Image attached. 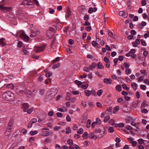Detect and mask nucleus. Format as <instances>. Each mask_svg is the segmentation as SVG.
<instances>
[{
  "mask_svg": "<svg viewBox=\"0 0 149 149\" xmlns=\"http://www.w3.org/2000/svg\"><path fill=\"white\" fill-rule=\"evenodd\" d=\"M3 98L6 100H13L14 94L10 91H8L4 93L2 95Z\"/></svg>",
  "mask_w": 149,
  "mask_h": 149,
  "instance_id": "1",
  "label": "nucleus"
},
{
  "mask_svg": "<svg viewBox=\"0 0 149 149\" xmlns=\"http://www.w3.org/2000/svg\"><path fill=\"white\" fill-rule=\"evenodd\" d=\"M55 29L53 27L49 28L46 32V36L48 39L53 38L54 36Z\"/></svg>",
  "mask_w": 149,
  "mask_h": 149,
  "instance_id": "2",
  "label": "nucleus"
},
{
  "mask_svg": "<svg viewBox=\"0 0 149 149\" xmlns=\"http://www.w3.org/2000/svg\"><path fill=\"white\" fill-rule=\"evenodd\" d=\"M46 46L45 44H43L41 46H35V48L34 49V51L36 53H38L42 52L44 50Z\"/></svg>",
  "mask_w": 149,
  "mask_h": 149,
  "instance_id": "3",
  "label": "nucleus"
},
{
  "mask_svg": "<svg viewBox=\"0 0 149 149\" xmlns=\"http://www.w3.org/2000/svg\"><path fill=\"white\" fill-rule=\"evenodd\" d=\"M20 37L23 39L26 42H28L29 40V37L26 35L23 31H21L20 32Z\"/></svg>",
  "mask_w": 149,
  "mask_h": 149,
  "instance_id": "4",
  "label": "nucleus"
},
{
  "mask_svg": "<svg viewBox=\"0 0 149 149\" xmlns=\"http://www.w3.org/2000/svg\"><path fill=\"white\" fill-rule=\"evenodd\" d=\"M0 9L5 12H11L13 10V8L11 7H6L3 6H0Z\"/></svg>",
  "mask_w": 149,
  "mask_h": 149,
  "instance_id": "5",
  "label": "nucleus"
},
{
  "mask_svg": "<svg viewBox=\"0 0 149 149\" xmlns=\"http://www.w3.org/2000/svg\"><path fill=\"white\" fill-rule=\"evenodd\" d=\"M21 4L26 6L32 5H33V3L31 0H24L21 3Z\"/></svg>",
  "mask_w": 149,
  "mask_h": 149,
  "instance_id": "6",
  "label": "nucleus"
},
{
  "mask_svg": "<svg viewBox=\"0 0 149 149\" xmlns=\"http://www.w3.org/2000/svg\"><path fill=\"white\" fill-rule=\"evenodd\" d=\"M22 108L24 111L26 112L29 109V105L28 103H24L22 104Z\"/></svg>",
  "mask_w": 149,
  "mask_h": 149,
  "instance_id": "7",
  "label": "nucleus"
},
{
  "mask_svg": "<svg viewBox=\"0 0 149 149\" xmlns=\"http://www.w3.org/2000/svg\"><path fill=\"white\" fill-rule=\"evenodd\" d=\"M104 82L107 84H111L112 83V81L111 78H105L104 79Z\"/></svg>",
  "mask_w": 149,
  "mask_h": 149,
  "instance_id": "8",
  "label": "nucleus"
},
{
  "mask_svg": "<svg viewBox=\"0 0 149 149\" xmlns=\"http://www.w3.org/2000/svg\"><path fill=\"white\" fill-rule=\"evenodd\" d=\"M146 23L145 22L142 21L141 23V24H139L138 25V27L140 29H142L143 26L146 25Z\"/></svg>",
  "mask_w": 149,
  "mask_h": 149,
  "instance_id": "9",
  "label": "nucleus"
},
{
  "mask_svg": "<svg viewBox=\"0 0 149 149\" xmlns=\"http://www.w3.org/2000/svg\"><path fill=\"white\" fill-rule=\"evenodd\" d=\"M119 15L124 18H126L127 16V14L125 12L121 11L119 12Z\"/></svg>",
  "mask_w": 149,
  "mask_h": 149,
  "instance_id": "10",
  "label": "nucleus"
},
{
  "mask_svg": "<svg viewBox=\"0 0 149 149\" xmlns=\"http://www.w3.org/2000/svg\"><path fill=\"white\" fill-rule=\"evenodd\" d=\"M97 66L98 68L101 69H103L104 68V65L100 62H99L97 64Z\"/></svg>",
  "mask_w": 149,
  "mask_h": 149,
  "instance_id": "11",
  "label": "nucleus"
},
{
  "mask_svg": "<svg viewBox=\"0 0 149 149\" xmlns=\"http://www.w3.org/2000/svg\"><path fill=\"white\" fill-rule=\"evenodd\" d=\"M97 8L96 7L93 8L90 7L89 8L88 10V13H92L93 12H96L97 10Z\"/></svg>",
  "mask_w": 149,
  "mask_h": 149,
  "instance_id": "12",
  "label": "nucleus"
},
{
  "mask_svg": "<svg viewBox=\"0 0 149 149\" xmlns=\"http://www.w3.org/2000/svg\"><path fill=\"white\" fill-rule=\"evenodd\" d=\"M137 84L135 83H131L132 87L135 91L137 89Z\"/></svg>",
  "mask_w": 149,
  "mask_h": 149,
  "instance_id": "13",
  "label": "nucleus"
},
{
  "mask_svg": "<svg viewBox=\"0 0 149 149\" xmlns=\"http://www.w3.org/2000/svg\"><path fill=\"white\" fill-rule=\"evenodd\" d=\"M26 93L29 95H32V96H34V95L33 94H35L36 93V91H33V93H31V92L30 91V90H27L26 91Z\"/></svg>",
  "mask_w": 149,
  "mask_h": 149,
  "instance_id": "14",
  "label": "nucleus"
},
{
  "mask_svg": "<svg viewBox=\"0 0 149 149\" xmlns=\"http://www.w3.org/2000/svg\"><path fill=\"white\" fill-rule=\"evenodd\" d=\"M91 91L89 90H86L84 91L86 96L88 97L89 96L91 95Z\"/></svg>",
  "mask_w": 149,
  "mask_h": 149,
  "instance_id": "15",
  "label": "nucleus"
},
{
  "mask_svg": "<svg viewBox=\"0 0 149 149\" xmlns=\"http://www.w3.org/2000/svg\"><path fill=\"white\" fill-rule=\"evenodd\" d=\"M5 40L4 38L0 39V45L4 46L5 45Z\"/></svg>",
  "mask_w": 149,
  "mask_h": 149,
  "instance_id": "16",
  "label": "nucleus"
},
{
  "mask_svg": "<svg viewBox=\"0 0 149 149\" xmlns=\"http://www.w3.org/2000/svg\"><path fill=\"white\" fill-rule=\"evenodd\" d=\"M119 107L118 106H116L113 109V113H116L119 111Z\"/></svg>",
  "mask_w": 149,
  "mask_h": 149,
  "instance_id": "17",
  "label": "nucleus"
},
{
  "mask_svg": "<svg viewBox=\"0 0 149 149\" xmlns=\"http://www.w3.org/2000/svg\"><path fill=\"white\" fill-rule=\"evenodd\" d=\"M140 35H138L137 36V38L136 39L135 42L137 45L139 44L140 43Z\"/></svg>",
  "mask_w": 149,
  "mask_h": 149,
  "instance_id": "18",
  "label": "nucleus"
},
{
  "mask_svg": "<svg viewBox=\"0 0 149 149\" xmlns=\"http://www.w3.org/2000/svg\"><path fill=\"white\" fill-rule=\"evenodd\" d=\"M66 131L65 132L66 134H68L70 133L71 131V129L70 127L67 126L66 128Z\"/></svg>",
  "mask_w": 149,
  "mask_h": 149,
  "instance_id": "19",
  "label": "nucleus"
},
{
  "mask_svg": "<svg viewBox=\"0 0 149 149\" xmlns=\"http://www.w3.org/2000/svg\"><path fill=\"white\" fill-rule=\"evenodd\" d=\"M112 110V108L111 107H110L109 109L106 110V112L109 114H111Z\"/></svg>",
  "mask_w": 149,
  "mask_h": 149,
  "instance_id": "20",
  "label": "nucleus"
},
{
  "mask_svg": "<svg viewBox=\"0 0 149 149\" xmlns=\"http://www.w3.org/2000/svg\"><path fill=\"white\" fill-rule=\"evenodd\" d=\"M13 123V120L12 119H10L8 123V126L12 127Z\"/></svg>",
  "mask_w": 149,
  "mask_h": 149,
  "instance_id": "21",
  "label": "nucleus"
},
{
  "mask_svg": "<svg viewBox=\"0 0 149 149\" xmlns=\"http://www.w3.org/2000/svg\"><path fill=\"white\" fill-rule=\"evenodd\" d=\"M103 92V90L102 89H100L98 90L97 92V94L98 96H100L102 93Z\"/></svg>",
  "mask_w": 149,
  "mask_h": 149,
  "instance_id": "22",
  "label": "nucleus"
},
{
  "mask_svg": "<svg viewBox=\"0 0 149 149\" xmlns=\"http://www.w3.org/2000/svg\"><path fill=\"white\" fill-rule=\"evenodd\" d=\"M75 83L78 86H80L82 85V82L76 80L74 81Z\"/></svg>",
  "mask_w": 149,
  "mask_h": 149,
  "instance_id": "23",
  "label": "nucleus"
},
{
  "mask_svg": "<svg viewBox=\"0 0 149 149\" xmlns=\"http://www.w3.org/2000/svg\"><path fill=\"white\" fill-rule=\"evenodd\" d=\"M6 87L7 88H10V89H12L13 88V85L12 84H8L7 85Z\"/></svg>",
  "mask_w": 149,
  "mask_h": 149,
  "instance_id": "24",
  "label": "nucleus"
},
{
  "mask_svg": "<svg viewBox=\"0 0 149 149\" xmlns=\"http://www.w3.org/2000/svg\"><path fill=\"white\" fill-rule=\"evenodd\" d=\"M38 133V132L37 131H31L30 132V134L31 135H34L37 134Z\"/></svg>",
  "mask_w": 149,
  "mask_h": 149,
  "instance_id": "25",
  "label": "nucleus"
},
{
  "mask_svg": "<svg viewBox=\"0 0 149 149\" xmlns=\"http://www.w3.org/2000/svg\"><path fill=\"white\" fill-rule=\"evenodd\" d=\"M146 102L145 101H143V102L142 103L141 106V109H143V108H145L146 107Z\"/></svg>",
  "mask_w": 149,
  "mask_h": 149,
  "instance_id": "26",
  "label": "nucleus"
},
{
  "mask_svg": "<svg viewBox=\"0 0 149 149\" xmlns=\"http://www.w3.org/2000/svg\"><path fill=\"white\" fill-rule=\"evenodd\" d=\"M110 116H106L104 118V122H107L110 119Z\"/></svg>",
  "mask_w": 149,
  "mask_h": 149,
  "instance_id": "27",
  "label": "nucleus"
},
{
  "mask_svg": "<svg viewBox=\"0 0 149 149\" xmlns=\"http://www.w3.org/2000/svg\"><path fill=\"white\" fill-rule=\"evenodd\" d=\"M88 134L87 132H84V134L83 135V137L85 139H86L87 137L88 136Z\"/></svg>",
  "mask_w": 149,
  "mask_h": 149,
  "instance_id": "28",
  "label": "nucleus"
},
{
  "mask_svg": "<svg viewBox=\"0 0 149 149\" xmlns=\"http://www.w3.org/2000/svg\"><path fill=\"white\" fill-rule=\"evenodd\" d=\"M114 128L112 127H110L108 128V131L109 132H114Z\"/></svg>",
  "mask_w": 149,
  "mask_h": 149,
  "instance_id": "29",
  "label": "nucleus"
},
{
  "mask_svg": "<svg viewBox=\"0 0 149 149\" xmlns=\"http://www.w3.org/2000/svg\"><path fill=\"white\" fill-rule=\"evenodd\" d=\"M125 73L127 74H130L131 73V71L130 68L126 69Z\"/></svg>",
  "mask_w": 149,
  "mask_h": 149,
  "instance_id": "30",
  "label": "nucleus"
},
{
  "mask_svg": "<svg viewBox=\"0 0 149 149\" xmlns=\"http://www.w3.org/2000/svg\"><path fill=\"white\" fill-rule=\"evenodd\" d=\"M67 142L68 143L70 146L73 145V141L72 140L70 139L68 140L67 141Z\"/></svg>",
  "mask_w": 149,
  "mask_h": 149,
  "instance_id": "31",
  "label": "nucleus"
},
{
  "mask_svg": "<svg viewBox=\"0 0 149 149\" xmlns=\"http://www.w3.org/2000/svg\"><path fill=\"white\" fill-rule=\"evenodd\" d=\"M52 75V73L51 72L49 71L47 72L46 74V76L47 77H49Z\"/></svg>",
  "mask_w": 149,
  "mask_h": 149,
  "instance_id": "32",
  "label": "nucleus"
},
{
  "mask_svg": "<svg viewBox=\"0 0 149 149\" xmlns=\"http://www.w3.org/2000/svg\"><path fill=\"white\" fill-rule=\"evenodd\" d=\"M121 87L119 85H117L116 87V89L118 91H121Z\"/></svg>",
  "mask_w": 149,
  "mask_h": 149,
  "instance_id": "33",
  "label": "nucleus"
},
{
  "mask_svg": "<svg viewBox=\"0 0 149 149\" xmlns=\"http://www.w3.org/2000/svg\"><path fill=\"white\" fill-rule=\"evenodd\" d=\"M84 132L83 130L81 128H80L77 131V132L79 134H82Z\"/></svg>",
  "mask_w": 149,
  "mask_h": 149,
  "instance_id": "34",
  "label": "nucleus"
},
{
  "mask_svg": "<svg viewBox=\"0 0 149 149\" xmlns=\"http://www.w3.org/2000/svg\"><path fill=\"white\" fill-rule=\"evenodd\" d=\"M143 77L141 76L139 77L138 79H137L138 82L142 81L143 80Z\"/></svg>",
  "mask_w": 149,
  "mask_h": 149,
  "instance_id": "35",
  "label": "nucleus"
},
{
  "mask_svg": "<svg viewBox=\"0 0 149 149\" xmlns=\"http://www.w3.org/2000/svg\"><path fill=\"white\" fill-rule=\"evenodd\" d=\"M124 65L126 69H129L130 67L129 64L127 63H124Z\"/></svg>",
  "mask_w": 149,
  "mask_h": 149,
  "instance_id": "36",
  "label": "nucleus"
},
{
  "mask_svg": "<svg viewBox=\"0 0 149 149\" xmlns=\"http://www.w3.org/2000/svg\"><path fill=\"white\" fill-rule=\"evenodd\" d=\"M60 66V64L59 63H58L57 64H56V65H53L52 66V68L53 69H55V68H57Z\"/></svg>",
  "mask_w": 149,
  "mask_h": 149,
  "instance_id": "37",
  "label": "nucleus"
},
{
  "mask_svg": "<svg viewBox=\"0 0 149 149\" xmlns=\"http://www.w3.org/2000/svg\"><path fill=\"white\" fill-rule=\"evenodd\" d=\"M104 61L106 63H108L110 62L109 59L107 56L104 57Z\"/></svg>",
  "mask_w": 149,
  "mask_h": 149,
  "instance_id": "38",
  "label": "nucleus"
},
{
  "mask_svg": "<svg viewBox=\"0 0 149 149\" xmlns=\"http://www.w3.org/2000/svg\"><path fill=\"white\" fill-rule=\"evenodd\" d=\"M89 19V16L88 15H84V20L87 21Z\"/></svg>",
  "mask_w": 149,
  "mask_h": 149,
  "instance_id": "39",
  "label": "nucleus"
},
{
  "mask_svg": "<svg viewBox=\"0 0 149 149\" xmlns=\"http://www.w3.org/2000/svg\"><path fill=\"white\" fill-rule=\"evenodd\" d=\"M32 124L35 123L37 121V120L36 118H34L32 119L30 121Z\"/></svg>",
  "mask_w": 149,
  "mask_h": 149,
  "instance_id": "40",
  "label": "nucleus"
},
{
  "mask_svg": "<svg viewBox=\"0 0 149 149\" xmlns=\"http://www.w3.org/2000/svg\"><path fill=\"white\" fill-rule=\"evenodd\" d=\"M141 112L142 113H147L148 112V110L147 109H141Z\"/></svg>",
  "mask_w": 149,
  "mask_h": 149,
  "instance_id": "41",
  "label": "nucleus"
},
{
  "mask_svg": "<svg viewBox=\"0 0 149 149\" xmlns=\"http://www.w3.org/2000/svg\"><path fill=\"white\" fill-rule=\"evenodd\" d=\"M49 12L50 14H53L55 12V11L54 9H52L51 8H49Z\"/></svg>",
  "mask_w": 149,
  "mask_h": 149,
  "instance_id": "42",
  "label": "nucleus"
},
{
  "mask_svg": "<svg viewBox=\"0 0 149 149\" xmlns=\"http://www.w3.org/2000/svg\"><path fill=\"white\" fill-rule=\"evenodd\" d=\"M139 143L142 144L144 143V140L142 139H140L138 140Z\"/></svg>",
  "mask_w": 149,
  "mask_h": 149,
  "instance_id": "43",
  "label": "nucleus"
},
{
  "mask_svg": "<svg viewBox=\"0 0 149 149\" xmlns=\"http://www.w3.org/2000/svg\"><path fill=\"white\" fill-rule=\"evenodd\" d=\"M12 128V127L8 126V127L7 128L6 131L9 132H10L11 131Z\"/></svg>",
  "mask_w": 149,
  "mask_h": 149,
  "instance_id": "44",
  "label": "nucleus"
},
{
  "mask_svg": "<svg viewBox=\"0 0 149 149\" xmlns=\"http://www.w3.org/2000/svg\"><path fill=\"white\" fill-rule=\"evenodd\" d=\"M122 87L124 89L126 90H128L130 89V87H127L125 84H123L122 85Z\"/></svg>",
  "mask_w": 149,
  "mask_h": 149,
  "instance_id": "45",
  "label": "nucleus"
},
{
  "mask_svg": "<svg viewBox=\"0 0 149 149\" xmlns=\"http://www.w3.org/2000/svg\"><path fill=\"white\" fill-rule=\"evenodd\" d=\"M84 70L86 72H89L90 70L88 67H85L84 68Z\"/></svg>",
  "mask_w": 149,
  "mask_h": 149,
  "instance_id": "46",
  "label": "nucleus"
},
{
  "mask_svg": "<svg viewBox=\"0 0 149 149\" xmlns=\"http://www.w3.org/2000/svg\"><path fill=\"white\" fill-rule=\"evenodd\" d=\"M140 88L141 89L144 90L146 89V85L141 84L140 86Z\"/></svg>",
  "mask_w": 149,
  "mask_h": 149,
  "instance_id": "47",
  "label": "nucleus"
},
{
  "mask_svg": "<svg viewBox=\"0 0 149 149\" xmlns=\"http://www.w3.org/2000/svg\"><path fill=\"white\" fill-rule=\"evenodd\" d=\"M148 37H149V31L147 32L144 35V37L145 39L147 38Z\"/></svg>",
  "mask_w": 149,
  "mask_h": 149,
  "instance_id": "48",
  "label": "nucleus"
},
{
  "mask_svg": "<svg viewBox=\"0 0 149 149\" xmlns=\"http://www.w3.org/2000/svg\"><path fill=\"white\" fill-rule=\"evenodd\" d=\"M96 122L97 124L99 125L101 123V121L99 118H97L96 119Z\"/></svg>",
  "mask_w": 149,
  "mask_h": 149,
  "instance_id": "49",
  "label": "nucleus"
},
{
  "mask_svg": "<svg viewBox=\"0 0 149 149\" xmlns=\"http://www.w3.org/2000/svg\"><path fill=\"white\" fill-rule=\"evenodd\" d=\"M147 4L146 0H143L141 1V5L142 6H145Z\"/></svg>",
  "mask_w": 149,
  "mask_h": 149,
  "instance_id": "50",
  "label": "nucleus"
},
{
  "mask_svg": "<svg viewBox=\"0 0 149 149\" xmlns=\"http://www.w3.org/2000/svg\"><path fill=\"white\" fill-rule=\"evenodd\" d=\"M56 115L58 117L61 118L62 117L63 115L60 112H58L56 113Z\"/></svg>",
  "mask_w": 149,
  "mask_h": 149,
  "instance_id": "51",
  "label": "nucleus"
},
{
  "mask_svg": "<svg viewBox=\"0 0 149 149\" xmlns=\"http://www.w3.org/2000/svg\"><path fill=\"white\" fill-rule=\"evenodd\" d=\"M78 128V127L75 124H73V127L72 129L73 130H77Z\"/></svg>",
  "mask_w": 149,
  "mask_h": 149,
  "instance_id": "52",
  "label": "nucleus"
},
{
  "mask_svg": "<svg viewBox=\"0 0 149 149\" xmlns=\"http://www.w3.org/2000/svg\"><path fill=\"white\" fill-rule=\"evenodd\" d=\"M92 44L94 47H95L97 45H98L97 42L95 41H93L92 42Z\"/></svg>",
  "mask_w": 149,
  "mask_h": 149,
  "instance_id": "53",
  "label": "nucleus"
},
{
  "mask_svg": "<svg viewBox=\"0 0 149 149\" xmlns=\"http://www.w3.org/2000/svg\"><path fill=\"white\" fill-rule=\"evenodd\" d=\"M130 54H135L136 52V50L134 49H131L129 52Z\"/></svg>",
  "mask_w": 149,
  "mask_h": 149,
  "instance_id": "54",
  "label": "nucleus"
},
{
  "mask_svg": "<svg viewBox=\"0 0 149 149\" xmlns=\"http://www.w3.org/2000/svg\"><path fill=\"white\" fill-rule=\"evenodd\" d=\"M125 79L126 80V81L127 82L129 83H130L131 82V81L128 77H125Z\"/></svg>",
  "mask_w": 149,
  "mask_h": 149,
  "instance_id": "55",
  "label": "nucleus"
},
{
  "mask_svg": "<svg viewBox=\"0 0 149 149\" xmlns=\"http://www.w3.org/2000/svg\"><path fill=\"white\" fill-rule=\"evenodd\" d=\"M130 124L136 127L137 129H139L138 127L136 125V123H134V122H131L130 123Z\"/></svg>",
  "mask_w": 149,
  "mask_h": 149,
  "instance_id": "56",
  "label": "nucleus"
},
{
  "mask_svg": "<svg viewBox=\"0 0 149 149\" xmlns=\"http://www.w3.org/2000/svg\"><path fill=\"white\" fill-rule=\"evenodd\" d=\"M67 11V13L66 15L67 17H69L71 15V13L69 10H68Z\"/></svg>",
  "mask_w": 149,
  "mask_h": 149,
  "instance_id": "57",
  "label": "nucleus"
},
{
  "mask_svg": "<svg viewBox=\"0 0 149 149\" xmlns=\"http://www.w3.org/2000/svg\"><path fill=\"white\" fill-rule=\"evenodd\" d=\"M126 128L128 130H131L133 129V128L131 126L127 125L126 126Z\"/></svg>",
  "mask_w": 149,
  "mask_h": 149,
  "instance_id": "58",
  "label": "nucleus"
},
{
  "mask_svg": "<svg viewBox=\"0 0 149 149\" xmlns=\"http://www.w3.org/2000/svg\"><path fill=\"white\" fill-rule=\"evenodd\" d=\"M40 93V94L42 95L44 94L45 91L43 89L39 90Z\"/></svg>",
  "mask_w": 149,
  "mask_h": 149,
  "instance_id": "59",
  "label": "nucleus"
},
{
  "mask_svg": "<svg viewBox=\"0 0 149 149\" xmlns=\"http://www.w3.org/2000/svg\"><path fill=\"white\" fill-rule=\"evenodd\" d=\"M43 76L41 75L39 77L38 79V81L40 82L41 81L43 80Z\"/></svg>",
  "mask_w": 149,
  "mask_h": 149,
  "instance_id": "60",
  "label": "nucleus"
},
{
  "mask_svg": "<svg viewBox=\"0 0 149 149\" xmlns=\"http://www.w3.org/2000/svg\"><path fill=\"white\" fill-rule=\"evenodd\" d=\"M88 84H87L86 85H82L81 88L83 89H87V88L88 87Z\"/></svg>",
  "mask_w": 149,
  "mask_h": 149,
  "instance_id": "61",
  "label": "nucleus"
},
{
  "mask_svg": "<svg viewBox=\"0 0 149 149\" xmlns=\"http://www.w3.org/2000/svg\"><path fill=\"white\" fill-rule=\"evenodd\" d=\"M94 136V134L93 133H92L90 134L89 137L90 138L93 139V138Z\"/></svg>",
  "mask_w": 149,
  "mask_h": 149,
  "instance_id": "62",
  "label": "nucleus"
},
{
  "mask_svg": "<svg viewBox=\"0 0 149 149\" xmlns=\"http://www.w3.org/2000/svg\"><path fill=\"white\" fill-rule=\"evenodd\" d=\"M22 43L21 41H19L18 43L17 46L19 47H21L22 45Z\"/></svg>",
  "mask_w": 149,
  "mask_h": 149,
  "instance_id": "63",
  "label": "nucleus"
},
{
  "mask_svg": "<svg viewBox=\"0 0 149 149\" xmlns=\"http://www.w3.org/2000/svg\"><path fill=\"white\" fill-rule=\"evenodd\" d=\"M144 82L146 84H147L148 85H149V80L147 79H146L144 81Z\"/></svg>",
  "mask_w": 149,
  "mask_h": 149,
  "instance_id": "64",
  "label": "nucleus"
}]
</instances>
